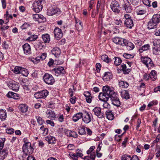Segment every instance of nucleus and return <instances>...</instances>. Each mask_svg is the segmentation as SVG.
Returning a JSON list of instances; mask_svg holds the SVG:
<instances>
[{
	"mask_svg": "<svg viewBox=\"0 0 160 160\" xmlns=\"http://www.w3.org/2000/svg\"><path fill=\"white\" fill-rule=\"evenodd\" d=\"M154 46L158 47V48H160V39L155 40L153 42Z\"/></svg>",
	"mask_w": 160,
	"mask_h": 160,
	"instance_id": "51",
	"label": "nucleus"
},
{
	"mask_svg": "<svg viewBox=\"0 0 160 160\" xmlns=\"http://www.w3.org/2000/svg\"><path fill=\"white\" fill-rule=\"evenodd\" d=\"M104 102L103 105V107L104 108H108L109 106V104L107 102V101H103Z\"/></svg>",
	"mask_w": 160,
	"mask_h": 160,
	"instance_id": "64",
	"label": "nucleus"
},
{
	"mask_svg": "<svg viewBox=\"0 0 160 160\" xmlns=\"http://www.w3.org/2000/svg\"><path fill=\"white\" fill-rule=\"evenodd\" d=\"M141 61L148 68H150L153 65V64L151 59L147 57H142Z\"/></svg>",
	"mask_w": 160,
	"mask_h": 160,
	"instance_id": "6",
	"label": "nucleus"
},
{
	"mask_svg": "<svg viewBox=\"0 0 160 160\" xmlns=\"http://www.w3.org/2000/svg\"><path fill=\"white\" fill-rule=\"evenodd\" d=\"M24 53L26 55L31 53V51L30 45L28 43H25L22 46Z\"/></svg>",
	"mask_w": 160,
	"mask_h": 160,
	"instance_id": "15",
	"label": "nucleus"
},
{
	"mask_svg": "<svg viewBox=\"0 0 160 160\" xmlns=\"http://www.w3.org/2000/svg\"><path fill=\"white\" fill-rule=\"evenodd\" d=\"M22 69V67L19 66H16L13 70L12 71L13 72L16 74L21 73V71Z\"/></svg>",
	"mask_w": 160,
	"mask_h": 160,
	"instance_id": "39",
	"label": "nucleus"
},
{
	"mask_svg": "<svg viewBox=\"0 0 160 160\" xmlns=\"http://www.w3.org/2000/svg\"><path fill=\"white\" fill-rule=\"evenodd\" d=\"M94 114L99 118H104V114L101 111V109L98 107L94 108L93 109Z\"/></svg>",
	"mask_w": 160,
	"mask_h": 160,
	"instance_id": "9",
	"label": "nucleus"
},
{
	"mask_svg": "<svg viewBox=\"0 0 160 160\" xmlns=\"http://www.w3.org/2000/svg\"><path fill=\"white\" fill-rule=\"evenodd\" d=\"M34 96L37 99L42 98L40 92L35 93L34 95Z\"/></svg>",
	"mask_w": 160,
	"mask_h": 160,
	"instance_id": "54",
	"label": "nucleus"
},
{
	"mask_svg": "<svg viewBox=\"0 0 160 160\" xmlns=\"http://www.w3.org/2000/svg\"><path fill=\"white\" fill-rule=\"evenodd\" d=\"M36 118L37 119L38 123L39 125H42L43 123H45L44 121L41 117L39 116H36Z\"/></svg>",
	"mask_w": 160,
	"mask_h": 160,
	"instance_id": "42",
	"label": "nucleus"
},
{
	"mask_svg": "<svg viewBox=\"0 0 160 160\" xmlns=\"http://www.w3.org/2000/svg\"><path fill=\"white\" fill-rule=\"evenodd\" d=\"M111 101L112 103L118 107H119L121 104L119 100L117 95L116 92L112 90L111 91V95L110 98Z\"/></svg>",
	"mask_w": 160,
	"mask_h": 160,
	"instance_id": "3",
	"label": "nucleus"
},
{
	"mask_svg": "<svg viewBox=\"0 0 160 160\" xmlns=\"http://www.w3.org/2000/svg\"><path fill=\"white\" fill-rule=\"evenodd\" d=\"M141 0H131L130 1L132 4L134 6H137L138 5Z\"/></svg>",
	"mask_w": 160,
	"mask_h": 160,
	"instance_id": "48",
	"label": "nucleus"
},
{
	"mask_svg": "<svg viewBox=\"0 0 160 160\" xmlns=\"http://www.w3.org/2000/svg\"><path fill=\"white\" fill-rule=\"evenodd\" d=\"M124 41L123 43V45L122 46H126L128 50H131L134 48V45L131 42L128 41L126 39L124 40Z\"/></svg>",
	"mask_w": 160,
	"mask_h": 160,
	"instance_id": "14",
	"label": "nucleus"
},
{
	"mask_svg": "<svg viewBox=\"0 0 160 160\" xmlns=\"http://www.w3.org/2000/svg\"><path fill=\"white\" fill-rule=\"evenodd\" d=\"M152 20L155 22L157 24L160 22V14H157L154 15L152 18Z\"/></svg>",
	"mask_w": 160,
	"mask_h": 160,
	"instance_id": "31",
	"label": "nucleus"
},
{
	"mask_svg": "<svg viewBox=\"0 0 160 160\" xmlns=\"http://www.w3.org/2000/svg\"><path fill=\"white\" fill-rule=\"evenodd\" d=\"M48 118L51 119H54L55 118V115L53 111L50 110H48L46 112Z\"/></svg>",
	"mask_w": 160,
	"mask_h": 160,
	"instance_id": "23",
	"label": "nucleus"
},
{
	"mask_svg": "<svg viewBox=\"0 0 160 160\" xmlns=\"http://www.w3.org/2000/svg\"><path fill=\"white\" fill-rule=\"evenodd\" d=\"M52 53L56 57H58L61 53L60 49L57 47H55L52 50Z\"/></svg>",
	"mask_w": 160,
	"mask_h": 160,
	"instance_id": "20",
	"label": "nucleus"
},
{
	"mask_svg": "<svg viewBox=\"0 0 160 160\" xmlns=\"http://www.w3.org/2000/svg\"><path fill=\"white\" fill-rule=\"evenodd\" d=\"M112 78V75L110 72H106L103 76L102 79L104 81H108Z\"/></svg>",
	"mask_w": 160,
	"mask_h": 160,
	"instance_id": "16",
	"label": "nucleus"
},
{
	"mask_svg": "<svg viewBox=\"0 0 160 160\" xmlns=\"http://www.w3.org/2000/svg\"><path fill=\"white\" fill-rule=\"evenodd\" d=\"M40 92L42 98H45L48 95V92L47 90H43Z\"/></svg>",
	"mask_w": 160,
	"mask_h": 160,
	"instance_id": "43",
	"label": "nucleus"
},
{
	"mask_svg": "<svg viewBox=\"0 0 160 160\" xmlns=\"http://www.w3.org/2000/svg\"><path fill=\"white\" fill-rule=\"evenodd\" d=\"M82 113L79 112L75 114H74L72 117V120L74 122H76L78 121L81 118H82Z\"/></svg>",
	"mask_w": 160,
	"mask_h": 160,
	"instance_id": "21",
	"label": "nucleus"
},
{
	"mask_svg": "<svg viewBox=\"0 0 160 160\" xmlns=\"http://www.w3.org/2000/svg\"><path fill=\"white\" fill-rule=\"evenodd\" d=\"M85 127L83 126L78 128V133L81 135H83L86 134Z\"/></svg>",
	"mask_w": 160,
	"mask_h": 160,
	"instance_id": "35",
	"label": "nucleus"
},
{
	"mask_svg": "<svg viewBox=\"0 0 160 160\" xmlns=\"http://www.w3.org/2000/svg\"><path fill=\"white\" fill-rule=\"evenodd\" d=\"M124 24L126 27L129 28H131L133 26L132 21L131 19H126L125 21Z\"/></svg>",
	"mask_w": 160,
	"mask_h": 160,
	"instance_id": "22",
	"label": "nucleus"
},
{
	"mask_svg": "<svg viewBox=\"0 0 160 160\" xmlns=\"http://www.w3.org/2000/svg\"><path fill=\"white\" fill-rule=\"evenodd\" d=\"M114 59V63L116 66H118L121 64L122 60L120 58L115 57Z\"/></svg>",
	"mask_w": 160,
	"mask_h": 160,
	"instance_id": "38",
	"label": "nucleus"
},
{
	"mask_svg": "<svg viewBox=\"0 0 160 160\" xmlns=\"http://www.w3.org/2000/svg\"><path fill=\"white\" fill-rule=\"evenodd\" d=\"M8 86L10 89L15 91L17 92L19 89V84L15 82H9L8 84Z\"/></svg>",
	"mask_w": 160,
	"mask_h": 160,
	"instance_id": "8",
	"label": "nucleus"
},
{
	"mask_svg": "<svg viewBox=\"0 0 160 160\" xmlns=\"http://www.w3.org/2000/svg\"><path fill=\"white\" fill-rule=\"evenodd\" d=\"M64 132L67 136L70 137H73L75 138L78 137V134L77 132L65 129L64 130Z\"/></svg>",
	"mask_w": 160,
	"mask_h": 160,
	"instance_id": "12",
	"label": "nucleus"
},
{
	"mask_svg": "<svg viewBox=\"0 0 160 160\" xmlns=\"http://www.w3.org/2000/svg\"><path fill=\"white\" fill-rule=\"evenodd\" d=\"M125 39L122 38H120L118 37H115L112 39L113 42L116 43L119 45L123 46L124 41Z\"/></svg>",
	"mask_w": 160,
	"mask_h": 160,
	"instance_id": "19",
	"label": "nucleus"
},
{
	"mask_svg": "<svg viewBox=\"0 0 160 160\" xmlns=\"http://www.w3.org/2000/svg\"><path fill=\"white\" fill-rule=\"evenodd\" d=\"M18 108L19 110L22 112H25L28 110V107L25 104H22L19 105Z\"/></svg>",
	"mask_w": 160,
	"mask_h": 160,
	"instance_id": "33",
	"label": "nucleus"
},
{
	"mask_svg": "<svg viewBox=\"0 0 160 160\" xmlns=\"http://www.w3.org/2000/svg\"><path fill=\"white\" fill-rule=\"evenodd\" d=\"M40 14H35L33 15V18L35 21H38Z\"/></svg>",
	"mask_w": 160,
	"mask_h": 160,
	"instance_id": "62",
	"label": "nucleus"
},
{
	"mask_svg": "<svg viewBox=\"0 0 160 160\" xmlns=\"http://www.w3.org/2000/svg\"><path fill=\"white\" fill-rule=\"evenodd\" d=\"M123 8L127 13H130L132 12V8L130 4L128 2H127L123 5Z\"/></svg>",
	"mask_w": 160,
	"mask_h": 160,
	"instance_id": "17",
	"label": "nucleus"
},
{
	"mask_svg": "<svg viewBox=\"0 0 160 160\" xmlns=\"http://www.w3.org/2000/svg\"><path fill=\"white\" fill-rule=\"evenodd\" d=\"M123 56L127 59H130V58H132L133 56L131 54L125 53L123 55Z\"/></svg>",
	"mask_w": 160,
	"mask_h": 160,
	"instance_id": "53",
	"label": "nucleus"
},
{
	"mask_svg": "<svg viewBox=\"0 0 160 160\" xmlns=\"http://www.w3.org/2000/svg\"><path fill=\"white\" fill-rule=\"evenodd\" d=\"M150 78L152 81H154L156 78V72L154 70H152L149 74Z\"/></svg>",
	"mask_w": 160,
	"mask_h": 160,
	"instance_id": "37",
	"label": "nucleus"
},
{
	"mask_svg": "<svg viewBox=\"0 0 160 160\" xmlns=\"http://www.w3.org/2000/svg\"><path fill=\"white\" fill-rule=\"evenodd\" d=\"M67 148L70 150H72L74 149L75 146L73 144H69L67 147Z\"/></svg>",
	"mask_w": 160,
	"mask_h": 160,
	"instance_id": "56",
	"label": "nucleus"
},
{
	"mask_svg": "<svg viewBox=\"0 0 160 160\" xmlns=\"http://www.w3.org/2000/svg\"><path fill=\"white\" fill-rule=\"evenodd\" d=\"M157 24L155 22H154L152 20V21L148 22L147 25L148 28L149 29H152L156 28Z\"/></svg>",
	"mask_w": 160,
	"mask_h": 160,
	"instance_id": "26",
	"label": "nucleus"
},
{
	"mask_svg": "<svg viewBox=\"0 0 160 160\" xmlns=\"http://www.w3.org/2000/svg\"><path fill=\"white\" fill-rule=\"evenodd\" d=\"M128 138L127 137L124 138V140L122 143V146L123 148H125L126 146V143L127 142Z\"/></svg>",
	"mask_w": 160,
	"mask_h": 160,
	"instance_id": "61",
	"label": "nucleus"
},
{
	"mask_svg": "<svg viewBox=\"0 0 160 160\" xmlns=\"http://www.w3.org/2000/svg\"><path fill=\"white\" fill-rule=\"evenodd\" d=\"M60 12L59 9L57 8H52L48 10L47 14L49 16H52L56 13Z\"/></svg>",
	"mask_w": 160,
	"mask_h": 160,
	"instance_id": "18",
	"label": "nucleus"
},
{
	"mask_svg": "<svg viewBox=\"0 0 160 160\" xmlns=\"http://www.w3.org/2000/svg\"><path fill=\"white\" fill-rule=\"evenodd\" d=\"M121 67L122 68V70L123 73L127 74L130 72L131 70V69L129 68H127L126 64H122L121 65Z\"/></svg>",
	"mask_w": 160,
	"mask_h": 160,
	"instance_id": "29",
	"label": "nucleus"
},
{
	"mask_svg": "<svg viewBox=\"0 0 160 160\" xmlns=\"http://www.w3.org/2000/svg\"><path fill=\"white\" fill-rule=\"evenodd\" d=\"M55 38L58 40L60 39L62 36V33L61 30L58 28H56L54 31Z\"/></svg>",
	"mask_w": 160,
	"mask_h": 160,
	"instance_id": "10",
	"label": "nucleus"
},
{
	"mask_svg": "<svg viewBox=\"0 0 160 160\" xmlns=\"http://www.w3.org/2000/svg\"><path fill=\"white\" fill-rule=\"evenodd\" d=\"M5 139V138H0V151L1 150L3 147Z\"/></svg>",
	"mask_w": 160,
	"mask_h": 160,
	"instance_id": "47",
	"label": "nucleus"
},
{
	"mask_svg": "<svg viewBox=\"0 0 160 160\" xmlns=\"http://www.w3.org/2000/svg\"><path fill=\"white\" fill-rule=\"evenodd\" d=\"M21 73L24 76H27L28 74V70L25 68H22L21 71Z\"/></svg>",
	"mask_w": 160,
	"mask_h": 160,
	"instance_id": "41",
	"label": "nucleus"
},
{
	"mask_svg": "<svg viewBox=\"0 0 160 160\" xmlns=\"http://www.w3.org/2000/svg\"><path fill=\"white\" fill-rule=\"evenodd\" d=\"M14 131V130L12 128L6 130V132L9 134H12L13 133Z\"/></svg>",
	"mask_w": 160,
	"mask_h": 160,
	"instance_id": "63",
	"label": "nucleus"
},
{
	"mask_svg": "<svg viewBox=\"0 0 160 160\" xmlns=\"http://www.w3.org/2000/svg\"><path fill=\"white\" fill-rule=\"evenodd\" d=\"M112 89L108 86L103 87V92L99 93L98 98L100 100L102 101H107L111 95Z\"/></svg>",
	"mask_w": 160,
	"mask_h": 160,
	"instance_id": "1",
	"label": "nucleus"
},
{
	"mask_svg": "<svg viewBox=\"0 0 160 160\" xmlns=\"http://www.w3.org/2000/svg\"><path fill=\"white\" fill-rule=\"evenodd\" d=\"M29 26V24L27 23H24L22 26L21 28L22 29H24L27 28Z\"/></svg>",
	"mask_w": 160,
	"mask_h": 160,
	"instance_id": "58",
	"label": "nucleus"
},
{
	"mask_svg": "<svg viewBox=\"0 0 160 160\" xmlns=\"http://www.w3.org/2000/svg\"><path fill=\"white\" fill-rule=\"evenodd\" d=\"M114 22L118 25L121 26L122 24V21L119 19H115Z\"/></svg>",
	"mask_w": 160,
	"mask_h": 160,
	"instance_id": "50",
	"label": "nucleus"
},
{
	"mask_svg": "<svg viewBox=\"0 0 160 160\" xmlns=\"http://www.w3.org/2000/svg\"><path fill=\"white\" fill-rule=\"evenodd\" d=\"M121 96L122 98H125L126 99H128L129 98V95L128 91H123L121 92Z\"/></svg>",
	"mask_w": 160,
	"mask_h": 160,
	"instance_id": "34",
	"label": "nucleus"
},
{
	"mask_svg": "<svg viewBox=\"0 0 160 160\" xmlns=\"http://www.w3.org/2000/svg\"><path fill=\"white\" fill-rule=\"evenodd\" d=\"M82 119L85 123L88 124L91 121V116L88 112H87L84 115H82Z\"/></svg>",
	"mask_w": 160,
	"mask_h": 160,
	"instance_id": "13",
	"label": "nucleus"
},
{
	"mask_svg": "<svg viewBox=\"0 0 160 160\" xmlns=\"http://www.w3.org/2000/svg\"><path fill=\"white\" fill-rule=\"evenodd\" d=\"M52 71L57 76H58L60 74H63L65 72V70L63 67H58L57 68H53Z\"/></svg>",
	"mask_w": 160,
	"mask_h": 160,
	"instance_id": "11",
	"label": "nucleus"
},
{
	"mask_svg": "<svg viewBox=\"0 0 160 160\" xmlns=\"http://www.w3.org/2000/svg\"><path fill=\"white\" fill-rule=\"evenodd\" d=\"M143 3L148 6H150V1L149 0H143Z\"/></svg>",
	"mask_w": 160,
	"mask_h": 160,
	"instance_id": "55",
	"label": "nucleus"
},
{
	"mask_svg": "<svg viewBox=\"0 0 160 160\" xmlns=\"http://www.w3.org/2000/svg\"><path fill=\"white\" fill-rule=\"evenodd\" d=\"M141 123V119L138 118L137 122V126L136 127V129L138 130L139 127H140V125Z\"/></svg>",
	"mask_w": 160,
	"mask_h": 160,
	"instance_id": "60",
	"label": "nucleus"
},
{
	"mask_svg": "<svg viewBox=\"0 0 160 160\" xmlns=\"http://www.w3.org/2000/svg\"><path fill=\"white\" fill-rule=\"evenodd\" d=\"M46 20V18L42 15L41 14L39 15L38 22H44Z\"/></svg>",
	"mask_w": 160,
	"mask_h": 160,
	"instance_id": "49",
	"label": "nucleus"
},
{
	"mask_svg": "<svg viewBox=\"0 0 160 160\" xmlns=\"http://www.w3.org/2000/svg\"><path fill=\"white\" fill-rule=\"evenodd\" d=\"M70 157L73 160H78V157L76 154L71 153L69 154Z\"/></svg>",
	"mask_w": 160,
	"mask_h": 160,
	"instance_id": "57",
	"label": "nucleus"
},
{
	"mask_svg": "<svg viewBox=\"0 0 160 160\" xmlns=\"http://www.w3.org/2000/svg\"><path fill=\"white\" fill-rule=\"evenodd\" d=\"M110 7L113 12L118 13L120 12V5L117 1L115 0L112 1Z\"/></svg>",
	"mask_w": 160,
	"mask_h": 160,
	"instance_id": "7",
	"label": "nucleus"
},
{
	"mask_svg": "<svg viewBox=\"0 0 160 160\" xmlns=\"http://www.w3.org/2000/svg\"><path fill=\"white\" fill-rule=\"evenodd\" d=\"M45 140L48 142L49 143H55V138L51 136H48L45 138Z\"/></svg>",
	"mask_w": 160,
	"mask_h": 160,
	"instance_id": "25",
	"label": "nucleus"
},
{
	"mask_svg": "<svg viewBox=\"0 0 160 160\" xmlns=\"http://www.w3.org/2000/svg\"><path fill=\"white\" fill-rule=\"evenodd\" d=\"M131 156L125 154L122 156L121 158V160H131Z\"/></svg>",
	"mask_w": 160,
	"mask_h": 160,
	"instance_id": "45",
	"label": "nucleus"
},
{
	"mask_svg": "<svg viewBox=\"0 0 160 160\" xmlns=\"http://www.w3.org/2000/svg\"><path fill=\"white\" fill-rule=\"evenodd\" d=\"M119 83L120 87L122 88H127L128 86V83L126 82L121 81L119 82Z\"/></svg>",
	"mask_w": 160,
	"mask_h": 160,
	"instance_id": "40",
	"label": "nucleus"
},
{
	"mask_svg": "<svg viewBox=\"0 0 160 160\" xmlns=\"http://www.w3.org/2000/svg\"><path fill=\"white\" fill-rule=\"evenodd\" d=\"M7 117V114L5 111L0 109V119L2 121L4 120Z\"/></svg>",
	"mask_w": 160,
	"mask_h": 160,
	"instance_id": "32",
	"label": "nucleus"
},
{
	"mask_svg": "<svg viewBox=\"0 0 160 160\" xmlns=\"http://www.w3.org/2000/svg\"><path fill=\"white\" fill-rule=\"evenodd\" d=\"M42 38L44 43H48L50 41V37L48 34H43Z\"/></svg>",
	"mask_w": 160,
	"mask_h": 160,
	"instance_id": "28",
	"label": "nucleus"
},
{
	"mask_svg": "<svg viewBox=\"0 0 160 160\" xmlns=\"http://www.w3.org/2000/svg\"><path fill=\"white\" fill-rule=\"evenodd\" d=\"M102 59L104 61V62H106L108 63L111 62V60L108 58V56L106 55H103L101 56V57Z\"/></svg>",
	"mask_w": 160,
	"mask_h": 160,
	"instance_id": "36",
	"label": "nucleus"
},
{
	"mask_svg": "<svg viewBox=\"0 0 160 160\" xmlns=\"http://www.w3.org/2000/svg\"><path fill=\"white\" fill-rule=\"evenodd\" d=\"M106 115L107 118L109 120H112L114 118L113 114L112 113L111 111L108 110L106 112Z\"/></svg>",
	"mask_w": 160,
	"mask_h": 160,
	"instance_id": "27",
	"label": "nucleus"
},
{
	"mask_svg": "<svg viewBox=\"0 0 160 160\" xmlns=\"http://www.w3.org/2000/svg\"><path fill=\"white\" fill-rule=\"evenodd\" d=\"M95 148L94 146H92L89 148V150L87 151V152L88 154H89L91 153L92 151Z\"/></svg>",
	"mask_w": 160,
	"mask_h": 160,
	"instance_id": "59",
	"label": "nucleus"
},
{
	"mask_svg": "<svg viewBox=\"0 0 160 160\" xmlns=\"http://www.w3.org/2000/svg\"><path fill=\"white\" fill-rule=\"evenodd\" d=\"M8 152L6 150H2L0 151V160H3L7 156Z\"/></svg>",
	"mask_w": 160,
	"mask_h": 160,
	"instance_id": "24",
	"label": "nucleus"
},
{
	"mask_svg": "<svg viewBox=\"0 0 160 160\" xmlns=\"http://www.w3.org/2000/svg\"><path fill=\"white\" fill-rule=\"evenodd\" d=\"M22 150L24 154L26 156L28 154L32 153L33 149L31 146V143L29 142H27L23 145Z\"/></svg>",
	"mask_w": 160,
	"mask_h": 160,
	"instance_id": "4",
	"label": "nucleus"
},
{
	"mask_svg": "<svg viewBox=\"0 0 160 160\" xmlns=\"http://www.w3.org/2000/svg\"><path fill=\"white\" fill-rule=\"evenodd\" d=\"M150 46L149 44H147L143 46L139 49L140 53L144 51H147L150 48Z\"/></svg>",
	"mask_w": 160,
	"mask_h": 160,
	"instance_id": "30",
	"label": "nucleus"
},
{
	"mask_svg": "<svg viewBox=\"0 0 160 160\" xmlns=\"http://www.w3.org/2000/svg\"><path fill=\"white\" fill-rule=\"evenodd\" d=\"M45 3V0H36L33 4V10L36 12H39L42 10L43 5Z\"/></svg>",
	"mask_w": 160,
	"mask_h": 160,
	"instance_id": "2",
	"label": "nucleus"
},
{
	"mask_svg": "<svg viewBox=\"0 0 160 160\" xmlns=\"http://www.w3.org/2000/svg\"><path fill=\"white\" fill-rule=\"evenodd\" d=\"M160 51V48H158L157 47L154 46L153 48V53L154 54L157 55L158 54V52Z\"/></svg>",
	"mask_w": 160,
	"mask_h": 160,
	"instance_id": "44",
	"label": "nucleus"
},
{
	"mask_svg": "<svg viewBox=\"0 0 160 160\" xmlns=\"http://www.w3.org/2000/svg\"><path fill=\"white\" fill-rule=\"evenodd\" d=\"M43 80L46 84L49 85L53 84L55 82V79L52 75L48 73H45L44 75Z\"/></svg>",
	"mask_w": 160,
	"mask_h": 160,
	"instance_id": "5",
	"label": "nucleus"
},
{
	"mask_svg": "<svg viewBox=\"0 0 160 160\" xmlns=\"http://www.w3.org/2000/svg\"><path fill=\"white\" fill-rule=\"evenodd\" d=\"M134 43L135 44L139 46H141L142 44V42L140 40H136L135 41Z\"/></svg>",
	"mask_w": 160,
	"mask_h": 160,
	"instance_id": "52",
	"label": "nucleus"
},
{
	"mask_svg": "<svg viewBox=\"0 0 160 160\" xmlns=\"http://www.w3.org/2000/svg\"><path fill=\"white\" fill-rule=\"evenodd\" d=\"M38 36L37 35H33L32 36L30 37H28L27 40H28L30 41H35L38 38Z\"/></svg>",
	"mask_w": 160,
	"mask_h": 160,
	"instance_id": "46",
	"label": "nucleus"
}]
</instances>
